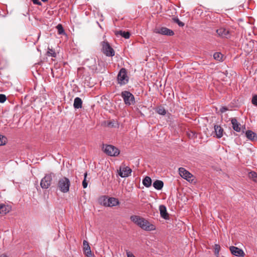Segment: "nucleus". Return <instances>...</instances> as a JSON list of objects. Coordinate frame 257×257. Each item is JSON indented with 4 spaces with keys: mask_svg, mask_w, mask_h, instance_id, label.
<instances>
[{
    "mask_svg": "<svg viewBox=\"0 0 257 257\" xmlns=\"http://www.w3.org/2000/svg\"><path fill=\"white\" fill-rule=\"evenodd\" d=\"M131 220L142 229L146 231H154L156 230V226L150 222L147 219L139 215H132Z\"/></svg>",
    "mask_w": 257,
    "mask_h": 257,
    "instance_id": "nucleus-1",
    "label": "nucleus"
},
{
    "mask_svg": "<svg viewBox=\"0 0 257 257\" xmlns=\"http://www.w3.org/2000/svg\"><path fill=\"white\" fill-rule=\"evenodd\" d=\"M70 182L68 178L63 177L60 178L58 182V188L63 193H67L69 190Z\"/></svg>",
    "mask_w": 257,
    "mask_h": 257,
    "instance_id": "nucleus-2",
    "label": "nucleus"
},
{
    "mask_svg": "<svg viewBox=\"0 0 257 257\" xmlns=\"http://www.w3.org/2000/svg\"><path fill=\"white\" fill-rule=\"evenodd\" d=\"M103 152L108 156L115 157L119 154V150L115 147L110 145H103Z\"/></svg>",
    "mask_w": 257,
    "mask_h": 257,
    "instance_id": "nucleus-3",
    "label": "nucleus"
},
{
    "mask_svg": "<svg viewBox=\"0 0 257 257\" xmlns=\"http://www.w3.org/2000/svg\"><path fill=\"white\" fill-rule=\"evenodd\" d=\"M124 103L127 105L134 104L135 103L134 95L128 91H123L121 93Z\"/></svg>",
    "mask_w": 257,
    "mask_h": 257,
    "instance_id": "nucleus-4",
    "label": "nucleus"
},
{
    "mask_svg": "<svg viewBox=\"0 0 257 257\" xmlns=\"http://www.w3.org/2000/svg\"><path fill=\"white\" fill-rule=\"evenodd\" d=\"M129 77L127 75V72L124 68H121L117 75V81L120 85L127 84Z\"/></svg>",
    "mask_w": 257,
    "mask_h": 257,
    "instance_id": "nucleus-5",
    "label": "nucleus"
},
{
    "mask_svg": "<svg viewBox=\"0 0 257 257\" xmlns=\"http://www.w3.org/2000/svg\"><path fill=\"white\" fill-rule=\"evenodd\" d=\"M54 177L53 173L46 174L44 178H43L40 182V186L43 189L48 188L51 184L52 178Z\"/></svg>",
    "mask_w": 257,
    "mask_h": 257,
    "instance_id": "nucleus-6",
    "label": "nucleus"
},
{
    "mask_svg": "<svg viewBox=\"0 0 257 257\" xmlns=\"http://www.w3.org/2000/svg\"><path fill=\"white\" fill-rule=\"evenodd\" d=\"M102 51L107 56H113L115 52L107 42L103 41L101 43Z\"/></svg>",
    "mask_w": 257,
    "mask_h": 257,
    "instance_id": "nucleus-7",
    "label": "nucleus"
},
{
    "mask_svg": "<svg viewBox=\"0 0 257 257\" xmlns=\"http://www.w3.org/2000/svg\"><path fill=\"white\" fill-rule=\"evenodd\" d=\"M154 32L163 35L171 36L174 35V32L171 29L166 27H161L156 28Z\"/></svg>",
    "mask_w": 257,
    "mask_h": 257,
    "instance_id": "nucleus-8",
    "label": "nucleus"
},
{
    "mask_svg": "<svg viewBox=\"0 0 257 257\" xmlns=\"http://www.w3.org/2000/svg\"><path fill=\"white\" fill-rule=\"evenodd\" d=\"M229 250L232 254L236 256L244 257L245 255L244 252L242 249L239 248L234 246H231Z\"/></svg>",
    "mask_w": 257,
    "mask_h": 257,
    "instance_id": "nucleus-9",
    "label": "nucleus"
},
{
    "mask_svg": "<svg viewBox=\"0 0 257 257\" xmlns=\"http://www.w3.org/2000/svg\"><path fill=\"white\" fill-rule=\"evenodd\" d=\"M119 203L117 199L114 197H110L104 200L103 204L106 206L112 207L118 205Z\"/></svg>",
    "mask_w": 257,
    "mask_h": 257,
    "instance_id": "nucleus-10",
    "label": "nucleus"
},
{
    "mask_svg": "<svg viewBox=\"0 0 257 257\" xmlns=\"http://www.w3.org/2000/svg\"><path fill=\"white\" fill-rule=\"evenodd\" d=\"M132 173V169L127 166L120 167L119 175L122 178L128 177Z\"/></svg>",
    "mask_w": 257,
    "mask_h": 257,
    "instance_id": "nucleus-11",
    "label": "nucleus"
},
{
    "mask_svg": "<svg viewBox=\"0 0 257 257\" xmlns=\"http://www.w3.org/2000/svg\"><path fill=\"white\" fill-rule=\"evenodd\" d=\"M179 173L180 175L184 179L189 180L192 177V175L184 168H180L179 169Z\"/></svg>",
    "mask_w": 257,
    "mask_h": 257,
    "instance_id": "nucleus-12",
    "label": "nucleus"
},
{
    "mask_svg": "<svg viewBox=\"0 0 257 257\" xmlns=\"http://www.w3.org/2000/svg\"><path fill=\"white\" fill-rule=\"evenodd\" d=\"M216 33L220 37L228 38L230 36L229 31L225 28L221 27L216 30Z\"/></svg>",
    "mask_w": 257,
    "mask_h": 257,
    "instance_id": "nucleus-13",
    "label": "nucleus"
},
{
    "mask_svg": "<svg viewBox=\"0 0 257 257\" xmlns=\"http://www.w3.org/2000/svg\"><path fill=\"white\" fill-rule=\"evenodd\" d=\"M83 245L84 252L85 254H86V255L87 257H91L92 256L91 251L90 247L89 245L88 242L86 240H84L83 242Z\"/></svg>",
    "mask_w": 257,
    "mask_h": 257,
    "instance_id": "nucleus-14",
    "label": "nucleus"
},
{
    "mask_svg": "<svg viewBox=\"0 0 257 257\" xmlns=\"http://www.w3.org/2000/svg\"><path fill=\"white\" fill-rule=\"evenodd\" d=\"M11 207L8 205L4 203L0 204V214L5 215L10 211Z\"/></svg>",
    "mask_w": 257,
    "mask_h": 257,
    "instance_id": "nucleus-15",
    "label": "nucleus"
},
{
    "mask_svg": "<svg viewBox=\"0 0 257 257\" xmlns=\"http://www.w3.org/2000/svg\"><path fill=\"white\" fill-rule=\"evenodd\" d=\"M231 122L233 129L237 132H240L241 131V125L237 121L236 118H232Z\"/></svg>",
    "mask_w": 257,
    "mask_h": 257,
    "instance_id": "nucleus-16",
    "label": "nucleus"
},
{
    "mask_svg": "<svg viewBox=\"0 0 257 257\" xmlns=\"http://www.w3.org/2000/svg\"><path fill=\"white\" fill-rule=\"evenodd\" d=\"M159 210L161 216L164 219H168L169 218V215L167 211L166 207L164 205H161L159 206Z\"/></svg>",
    "mask_w": 257,
    "mask_h": 257,
    "instance_id": "nucleus-17",
    "label": "nucleus"
},
{
    "mask_svg": "<svg viewBox=\"0 0 257 257\" xmlns=\"http://www.w3.org/2000/svg\"><path fill=\"white\" fill-rule=\"evenodd\" d=\"M246 138L252 141L257 140V136L256 134L252 131L248 130L245 133Z\"/></svg>",
    "mask_w": 257,
    "mask_h": 257,
    "instance_id": "nucleus-18",
    "label": "nucleus"
},
{
    "mask_svg": "<svg viewBox=\"0 0 257 257\" xmlns=\"http://www.w3.org/2000/svg\"><path fill=\"white\" fill-rule=\"evenodd\" d=\"M214 131L217 138H221L223 136V129L220 125H215Z\"/></svg>",
    "mask_w": 257,
    "mask_h": 257,
    "instance_id": "nucleus-19",
    "label": "nucleus"
},
{
    "mask_svg": "<svg viewBox=\"0 0 257 257\" xmlns=\"http://www.w3.org/2000/svg\"><path fill=\"white\" fill-rule=\"evenodd\" d=\"M82 101L81 99L78 97L74 99L73 106L75 108L78 109L82 107Z\"/></svg>",
    "mask_w": 257,
    "mask_h": 257,
    "instance_id": "nucleus-20",
    "label": "nucleus"
},
{
    "mask_svg": "<svg viewBox=\"0 0 257 257\" xmlns=\"http://www.w3.org/2000/svg\"><path fill=\"white\" fill-rule=\"evenodd\" d=\"M163 185V182L160 180H156L153 183V186L157 190H161Z\"/></svg>",
    "mask_w": 257,
    "mask_h": 257,
    "instance_id": "nucleus-21",
    "label": "nucleus"
},
{
    "mask_svg": "<svg viewBox=\"0 0 257 257\" xmlns=\"http://www.w3.org/2000/svg\"><path fill=\"white\" fill-rule=\"evenodd\" d=\"M143 184L147 187L151 186L152 184V180L151 178L148 176L146 177L143 180Z\"/></svg>",
    "mask_w": 257,
    "mask_h": 257,
    "instance_id": "nucleus-22",
    "label": "nucleus"
},
{
    "mask_svg": "<svg viewBox=\"0 0 257 257\" xmlns=\"http://www.w3.org/2000/svg\"><path fill=\"white\" fill-rule=\"evenodd\" d=\"M115 34L116 35H119L121 37L124 38L125 39H128L130 37V33L128 32H124L122 31H119L117 32Z\"/></svg>",
    "mask_w": 257,
    "mask_h": 257,
    "instance_id": "nucleus-23",
    "label": "nucleus"
},
{
    "mask_svg": "<svg viewBox=\"0 0 257 257\" xmlns=\"http://www.w3.org/2000/svg\"><path fill=\"white\" fill-rule=\"evenodd\" d=\"M214 59L218 61H221L222 60L223 55L219 52H215L213 54Z\"/></svg>",
    "mask_w": 257,
    "mask_h": 257,
    "instance_id": "nucleus-24",
    "label": "nucleus"
},
{
    "mask_svg": "<svg viewBox=\"0 0 257 257\" xmlns=\"http://www.w3.org/2000/svg\"><path fill=\"white\" fill-rule=\"evenodd\" d=\"M156 111L159 114L161 115H165L166 113V111L165 109L162 107L160 106L156 108Z\"/></svg>",
    "mask_w": 257,
    "mask_h": 257,
    "instance_id": "nucleus-25",
    "label": "nucleus"
},
{
    "mask_svg": "<svg viewBox=\"0 0 257 257\" xmlns=\"http://www.w3.org/2000/svg\"><path fill=\"white\" fill-rule=\"evenodd\" d=\"M220 250V246L218 244H215L214 246V252L216 256H218Z\"/></svg>",
    "mask_w": 257,
    "mask_h": 257,
    "instance_id": "nucleus-26",
    "label": "nucleus"
},
{
    "mask_svg": "<svg viewBox=\"0 0 257 257\" xmlns=\"http://www.w3.org/2000/svg\"><path fill=\"white\" fill-rule=\"evenodd\" d=\"M7 139L4 136L0 135V146L5 145L7 142Z\"/></svg>",
    "mask_w": 257,
    "mask_h": 257,
    "instance_id": "nucleus-27",
    "label": "nucleus"
},
{
    "mask_svg": "<svg viewBox=\"0 0 257 257\" xmlns=\"http://www.w3.org/2000/svg\"><path fill=\"white\" fill-rule=\"evenodd\" d=\"M249 177L251 178L254 181L257 182V173L254 172H251L249 174Z\"/></svg>",
    "mask_w": 257,
    "mask_h": 257,
    "instance_id": "nucleus-28",
    "label": "nucleus"
},
{
    "mask_svg": "<svg viewBox=\"0 0 257 257\" xmlns=\"http://www.w3.org/2000/svg\"><path fill=\"white\" fill-rule=\"evenodd\" d=\"M57 29L58 30V33L59 34H62L64 33V29L61 25H60V24L58 25L57 26Z\"/></svg>",
    "mask_w": 257,
    "mask_h": 257,
    "instance_id": "nucleus-29",
    "label": "nucleus"
},
{
    "mask_svg": "<svg viewBox=\"0 0 257 257\" xmlns=\"http://www.w3.org/2000/svg\"><path fill=\"white\" fill-rule=\"evenodd\" d=\"M47 53H48V54L49 56H52L53 57H56V55H57L56 53L52 49H49Z\"/></svg>",
    "mask_w": 257,
    "mask_h": 257,
    "instance_id": "nucleus-30",
    "label": "nucleus"
},
{
    "mask_svg": "<svg viewBox=\"0 0 257 257\" xmlns=\"http://www.w3.org/2000/svg\"><path fill=\"white\" fill-rule=\"evenodd\" d=\"M87 173H85V174H84V180H83V181L82 182V186H83V187L84 188H86L87 187V185H88V183L86 182V177H87Z\"/></svg>",
    "mask_w": 257,
    "mask_h": 257,
    "instance_id": "nucleus-31",
    "label": "nucleus"
},
{
    "mask_svg": "<svg viewBox=\"0 0 257 257\" xmlns=\"http://www.w3.org/2000/svg\"><path fill=\"white\" fill-rule=\"evenodd\" d=\"M251 102L254 105L257 106V95L252 96Z\"/></svg>",
    "mask_w": 257,
    "mask_h": 257,
    "instance_id": "nucleus-32",
    "label": "nucleus"
},
{
    "mask_svg": "<svg viewBox=\"0 0 257 257\" xmlns=\"http://www.w3.org/2000/svg\"><path fill=\"white\" fill-rule=\"evenodd\" d=\"M7 97L5 94H0V102L4 103L6 100Z\"/></svg>",
    "mask_w": 257,
    "mask_h": 257,
    "instance_id": "nucleus-33",
    "label": "nucleus"
},
{
    "mask_svg": "<svg viewBox=\"0 0 257 257\" xmlns=\"http://www.w3.org/2000/svg\"><path fill=\"white\" fill-rule=\"evenodd\" d=\"M175 22H176L180 27H183L184 26V24L183 22L180 21L178 19H175Z\"/></svg>",
    "mask_w": 257,
    "mask_h": 257,
    "instance_id": "nucleus-34",
    "label": "nucleus"
},
{
    "mask_svg": "<svg viewBox=\"0 0 257 257\" xmlns=\"http://www.w3.org/2000/svg\"><path fill=\"white\" fill-rule=\"evenodd\" d=\"M33 4L38 6H42V3L39 0H31Z\"/></svg>",
    "mask_w": 257,
    "mask_h": 257,
    "instance_id": "nucleus-35",
    "label": "nucleus"
},
{
    "mask_svg": "<svg viewBox=\"0 0 257 257\" xmlns=\"http://www.w3.org/2000/svg\"><path fill=\"white\" fill-rule=\"evenodd\" d=\"M228 110L227 108L225 106H222L220 108V111L221 113H224Z\"/></svg>",
    "mask_w": 257,
    "mask_h": 257,
    "instance_id": "nucleus-36",
    "label": "nucleus"
},
{
    "mask_svg": "<svg viewBox=\"0 0 257 257\" xmlns=\"http://www.w3.org/2000/svg\"><path fill=\"white\" fill-rule=\"evenodd\" d=\"M126 255L127 257H136L132 252L130 251H126Z\"/></svg>",
    "mask_w": 257,
    "mask_h": 257,
    "instance_id": "nucleus-37",
    "label": "nucleus"
},
{
    "mask_svg": "<svg viewBox=\"0 0 257 257\" xmlns=\"http://www.w3.org/2000/svg\"><path fill=\"white\" fill-rule=\"evenodd\" d=\"M0 257H8L6 254L3 253L0 255Z\"/></svg>",
    "mask_w": 257,
    "mask_h": 257,
    "instance_id": "nucleus-38",
    "label": "nucleus"
},
{
    "mask_svg": "<svg viewBox=\"0 0 257 257\" xmlns=\"http://www.w3.org/2000/svg\"><path fill=\"white\" fill-rule=\"evenodd\" d=\"M43 2H44V3H46L47 2L48 0H41Z\"/></svg>",
    "mask_w": 257,
    "mask_h": 257,
    "instance_id": "nucleus-39",
    "label": "nucleus"
}]
</instances>
